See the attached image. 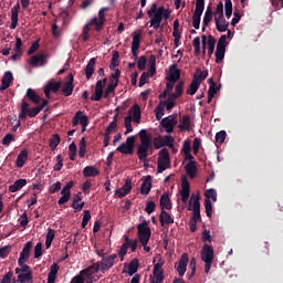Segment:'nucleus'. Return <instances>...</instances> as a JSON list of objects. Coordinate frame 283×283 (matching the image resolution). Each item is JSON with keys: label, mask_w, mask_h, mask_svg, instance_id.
Masks as SVG:
<instances>
[{"label": "nucleus", "mask_w": 283, "mask_h": 283, "mask_svg": "<svg viewBox=\"0 0 283 283\" xmlns=\"http://www.w3.org/2000/svg\"><path fill=\"white\" fill-rule=\"evenodd\" d=\"M107 8H102L98 11V18H93L90 22H87L82 31V41H88L90 40V28L92 25L95 27L96 32H101L103 30V25L105 23V12H107Z\"/></svg>", "instance_id": "1"}, {"label": "nucleus", "mask_w": 283, "mask_h": 283, "mask_svg": "<svg viewBox=\"0 0 283 283\" xmlns=\"http://www.w3.org/2000/svg\"><path fill=\"white\" fill-rule=\"evenodd\" d=\"M140 145L137 148V156L142 163H147L149 149H151V135L146 129L139 132Z\"/></svg>", "instance_id": "2"}, {"label": "nucleus", "mask_w": 283, "mask_h": 283, "mask_svg": "<svg viewBox=\"0 0 283 283\" xmlns=\"http://www.w3.org/2000/svg\"><path fill=\"white\" fill-rule=\"evenodd\" d=\"M132 120L134 123H140V106L138 104H135L128 109V115L124 119V125L126 128L125 135L132 134L134 132V127L132 126Z\"/></svg>", "instance_id": "3"}, {"label": "nucleus", "mask_w": 283, "mask_h": 283, "mask_svg": "<svg viewBox=\"0 0 283 283\" xmlns=\"http://www.w3.org/2000/svg\"><path fill=\"white\" fill-rule=\"evenodd\" d=\"M213 15L218 32H227L229 30V22L224 18V4L222 2L217 4Z\"/></svg>", "instance_id": "4"}, {"label": "nucleus", "mask_w": 283, "mask_h": 283, "mask_svg": "<svg viewBox=\"0 0 283 283\" xmlns=\"http://www.w3.org/2000/svg\"><path fill=\"white\" fill-rule=\"evenodd\" d=\"M147 14L150 19V28H154V30H158L160 28V23H163V14H165V7L158 8L156 3H153Z\"/></svg>", "instance_id": "5"}, {"label": "nucleus", "mask_w": 283, "mask_h": 283, "mask_svg": "<svg viewBox=\"0 0 283 283\" xmlns=\"http://www.w3.org/2000/svg\"><path fill=\"white\" fill-rule=\"evenodd\" d=\"M45 105H48V101L45 99H42V104L40 106L31 108L30 105H28V102H22L19 118L23 119L27 116H30V118H34L36 115L41 113Z\"/></svg>", "instance_id": "6"}, {"label": "nucleus", "mask_w": 283, "mask_h": 283, "mask_svg": "<svg viewBox=\"0 0 283 283\" xmlns=\"http://www.w3.org/2000/svg\"><path fill=\"white\" fill-rule=\"evenodd\" d=\"M188 211H192L190 222H200V193L192 195L188 202Z\"/></svg>", "instance_id": "7"}, {"label": "nucleus", "mask_w": 283, "mask_h": 283, "mask_svg": "<svg viewBox=\"0 0 283 283\" xmlns=\"http://www.w3.org/2000/svg\"><path fill=\"white\" fill-rule=\"evenodd\" d=\"M201 260L205 262V273L211 271V265L213 264V247L209 244H203L201 250Z\"/></svg>", "instance_id": "8"}, {"label": "nucleus", "mask_w": 283, "mask_h": 283, "mask_svg": "<svg viewBox=\"0 0 283 283\" xmlns=\"http://www.w3.org/2000/svg\"><path fill=\"white\" fill-rule=\"evenodd\" d=\"M169 167H171V159L169 158V150L161 149L158 154L157 174H163V171H166V169H169Z\"/></svg>", "instance_id": "9"}, {"label": "nucleus", "mask_w": 283, "mask_h": 283, "mask_svg": "<svg viewBox=\"0 0 283 283\" xmlns=\"http://www.w3.org/2000/svg\"><path fill=\"white\" fill-rule=\"evenodd\" d=\"M15 274L18 275L17 282L19 283H32V270H30L29 265H20V268L15 269Z\"/></svg>", "instance_id": "10"}, {"label": "nucleus", "mask_w": 283, "mask_h": 283, "mask_svg": "<svg viewBox=\"0 0 283 283\" xmlns=\"http://www.w3.org/2000/svg\"><path fill=\"white\" fill-rule=\"evenodd\" d=\"M153 270L154 280L151 283H163L164 276H163V266H165V260L161 255H157L154 259V262H156Z\"/></svg>", "instance_id": "11"}, {"label": "nucleus", "mask_w": 283, "mask_h": 283, "mask_svg": "<svg viewBox=\"0 0 283 283\" xmlns=\"http://www.w3.org/2000/svg\"><path fill=\"white\" fill-rule=\"evenodd\" d=\"M137 231L140 244H149V240L151 238V229H149V226H147L146 221L137 226Z\"/></svg>", "instance_id": "12"}, {"label": "nucleus", "mask_w": 283, "mask_h": 283, "mask_svg": "<svg viewBox=\"0 0 283 283\" xmlns=\"http://www.w3.org/2000/svg\"><path fill=\"white\" fill-rule=\"evenodd\" d=\"M205 12V0H197L196 9L192 15V25L195 30H200V19Z\"/></svg>", "instance_id": "13"}, {"label": "nucleus", "mask_w": 283, "mask_h": 283, "mask_svg": "<svg viewBox=\"0 0 283 283\" xmlns=\"http://www.w3.org/2000/svg\"><path fill=\"white\" fill-rule=\"evenodd\" d=\"M98 271H101L98 269V265H96V263H94L93 265L88 266L85 270H82L81 273L83 275V277L85 279L86 283H93L96 282V280H98Z\"/></svg>", "instance_id": "14"}, {"label": "nucleus", "mask_w": 283, "mask_h": 283, "mask_svg": "<svg viewBox=\"0 0 283 283\" xmlns=\"http://www.w3.org/2000/svg\"><path fill=\"white\" fill-rule=\"evenodd\" d=\"M227 52V35H221L216 51V63H222L224 61V53Z\"/></svg>", "instance_id": "15"}, {"label": "nucleus", "mask_w": 283, "mask_h": 283, "mask_svg": "<svg viewBox=\"0 0 283 283\" xmlns=\"http://www.w3.org/2000/svg\"><path fill=\"white\" fill-rule=\"evenodd\" d=\"M116 254H112L109 256H105L102 259V261L95 263L97 265V269L102 271V273H105V271H109L112 266H114V262H116Z\"/></svg>", "instance_id": "16"}, {"label": "nucleus", "mask_w": 283, "mask_h": 283, "mask_svg": "<svg viewBox=\"0 0 283 283\" xmlns=\"http://www.w3.org/2000/svg\"><path fill=\"white\" fill-rule=\"evenodd\" d=\"M74 187V181H69L61 190V198L57 201V205H65L70 202L72 198V188Z\"/></svg>", "instance_id": "17"}, {"label": "nucleus", "mask_w": 283, "mask_h": 283, "mask_svg": "<svg viewBox=\"0 0 283 283\" xmlns=\"http://www.w3.org/2000/svg\"><path fill=\"white\" fill-rule=\"evenodd\" d=\"M134 143H136V137L135 136H130L126 139V143L120 144L117 147V151H119L120 154H133L134 151Z\"/></svg>", "instance_id": "18"}, {"label": "nucleus", "mask_w": 283, "mask_h": 283, "mask_svg": "<svg viewBox=\"0 0 283 283\" xmlns=\"http://www.w3.org/2000/svg\"><path fill=\"white\" fill-rule=\"evenodd\" d=\"M32 249V242L29 241L24 244L20 258L18 259L19 266H28L27 261L30 259V250Z\"/></svg>", "instance_id": "19"}, {"label": "nucleus", "mask_w": 283, "mask_h": 283, "mask_svg": "<svg viewBox=\"0 0 283 283\" xmlns=\"http://www.w3.org/2000/svg\"><path fill=\"white\" fill-rule=\"evenodd\" d=\"M107 83V77H104L103 80H98L95 85V92L91 97V101H101L103 98V90Z\"/></svg>", "instance_id": "20"}, {"label": "nucleus", "mask_w": 283, "mask_h": 283, "mask_svg": "<svg viewBox=\"0 0 283 283\" xmlns=\"http://www.w3.org/2000/svg\"><path fill=\"white\" fill-rule=\"evenodd\" d=\"M73 127H76V125H82V132H85L87 129L88 119L87 116L83 114V112L78 111L75 113L73 117Z\"/></svg>", "instance_id": "21"}, {"label": "nucleus", "mask_w": 283, "mask_h": 283, "mask_svg": "<svg viewBox=\"0 0 283 283\" xmlns=\"http://www.w3.org/2000/svg\"><path fill=\"white\" fill-rule=\"evenodd\" d=\"M187 264H189V256L185 253L180 256L176 270L179 273L180 277L187 273Z\"/></svg>", "instance_id": "22"}, {"label": "nucleus", "mask_w": 283, "mask_h": 283, "mask_svg": "<svg viewBox=\"0 0 283 283\" xmlns=\"http://www.w3.org/2000/svg\"><path fill=\"white\" fill-rule=\"evenodd\" d=\"M14 81V76L12 75V72L7 71L1 77V85H0V92H6L8 87L12 84Z\"/></svg>", "instance_id": "23"}, {"label": "nucleus", "mask_w": 283, "mask_h": 283, "mask_svg": "<svg viewBox=\"0 0 283 283\" xmlns=\"http://www.w3.org/2000/svg\"><path fill=\"white\" fill-rule=\"evenodd\" d=\"M62 92L64 96H72L74 92V75H67V81L62 85Z\"/></svg>", "instance_id": "24"}, {"label": "nucleus", "mask_w": 283, "mask_h": 283, "mask_svg": "<svg viewBox=\"0 0 283 283\" xmlns=\"http://www.w3.org/2000/svg\"><path fill=\"white\" fill-rule=\"evenodd\" d=\"M161 125L167 134H171V132H174V127L178 125V120H176L174 116H168L161 120Z\"/></svg>", "instance_id": "25"}, {"label": "nucleus", "mask_w": 283, "mask_h": 283, "mask_svg": "<svg viewBox=\"0 0 283 283\" xmlns=\"http://www.w3.org/2000/svg\"><path fill=\"white\" fill-rule=\"evenodd\" d=\"M21 10V6L15 4L11 9V30H17V25H19V11Z\"/></svg>", "instance_id": "26"}, {"label": "nucleus", "mask_w": 283, "mask_h": 283, "mask_svg": "<svg viewBox=\"0 0 283 283\" xmlns=\"http://www.w3.org/2000/svg\"><path fill=\"white\" fill-rule=\"evenodd\" d=\"M48 59V55L44 53L33 55L30 60V65L32 67H41L45 65V60Z\"/></svg>", "instance_id": "27"}, {"label": "nucleus", "mask_w": 283, "mask_h": 283, "mask_svg": "<svg viewBox=\"0 0 283 283\" xmlns=\"http://www.w3.org/2000/svg\"><path fill=\"white\" fill-rule=\"evenodd\" d=\"M140 48V32L133 33L132 53L135 59H138V49Z\"/></svg>", "instance_id": "28"}, {"label": "nucleus", "mask_w": 283, "mask_h": 283, "mask_svg": "<svg viewBox=\"0 0 283 283\" xmlns=\"http://www.w3.org/2000/svg\"><path fill=\"white\" fill-rule=\"evenodd\" d=\"M132 191V180L127 179L124 186L115 191L117 198H125Z\"/></svg>", "instance_id": "29"}, {"label": "nucleus", "mask_w": 283, "mask_h": 283, "mask_svg": "<svg viewBox=\"0 0 283 283\" xmlns=\"http://www.w3.org/2000/svg\"><path fill=\"white\" fill-rule=\"evenodd\" d=\"M180 196H181L182 202H187V200H189L190 190H189V181H187V179H182L181 181Z\"/></svg>", "instance_id": "30"}, {"label": "nucleus", "mask_w": 283, "mask_h": 283, "mask_svg": "<svg viewBox=\"0 0 283 283\" xmlns=\"http://www.w3.org/2000/svg\"><path fill=\"white\" fill-rule=\"evenodd\" d=\"M61 87V82H49L44 88V95L50 98V92L56 93Z\"/></svg>", "instance_id": "31"}, {"label": "nucleus", "mask_w": 283, "mask_h": 283, "mask_svg": "<svg viewBox=\"0 0 283 283\" xmlns=\"http://www.w3.org/2000/svg\"><path fill=\"white\" fill-rule=\"evenodd\" d=\"M151 191V176H147L142 184L140 193L142 196H149Z\"/></svg>", "instance_id": "32"}, {"label": "nucleus", "mask_w": 283, "mask_h": 283, "mask_svg": "<svg viewBox=\"0 0 283 283\" xmlns=\"http://www.w3.org/2000/svg\"><path fill=\"white\" fill-rule=\"evenodd\" d=\"M178 127L181 132H189V127H191V117H189L188 115H184L179 119V126Z\"/></svg>", "instance_id": "33"}, {"label": "nucleus", "mask_w": 283, "mask_h": 283, "mask_svg": "<svg viewBox=\"0 0 283 283\" xmlns=\"http://www.w3.org/2000/svg\"><path fill=\"white\" fill-rule=\"evenodd\" d=\"M159 222L161 227H165V224H174V219L169 212H166L165 210H161L159 216Z\"/></svg>", "instance_id": "34"}, {"label": "nucleus", "mask_w": 283, "mask_h": 283, "mask_svg": "<svg viewBox=\"0 0 283 283\" xmlns=\"http://www.w3.org/2000/svg\"><path fill=\"white\" fill-rule=\"evenodd\" d=\"M25 185H28V180L19 179L17 181H14V184L9 187V191L11 193H17V191H20V189H23V187H25Z\"/></svg>", "instance_id": "35"}, {"label": "nucleus", "mask_w": 283, "mask_h": 283, "mask_svg": "<svg viewBox=\"0 0 283 283\" xmlns=\"http://www.w3.org/2000/svg\"><path fill=\"white\" fill-rule=\"evenodd\" d=\"M27 97L29 98V101L34 103V105H39L41 102L43 103V99H41V97L36 94V91L32 88H28Z\"/></svg>", "instance_id": "36"}, {"label": "nucleus", "mask_w": 283, "mask_h": 283, "mask_svg": "<svg viewBox=\"0 0 283 283\" xmlns=\"http://www.w3.org/2000/svg\"><path fill=\"white\" fill-rule=\"evenodd\" d=\"M179 78H180V70L178 69V66L176 64H172L170 66L169 73H168V80L176 82Z\"/></svg>", "instance_id": "37"}, {"label": "nucleus", "mask_w": 283, "mask_h": 283, "mask_svg": "<svg viewBox=\"0 0 283 283\" xmlns=\"http://www.w3.org/2000/svg\"><path fill=\"white\" fill-rule=\"evenodd\" d=\"M59 273V264L54 263L51 265L50 272L48 274V283L56 282V274Z\"/></svg>", "instance_id": "38"}, {"label": "nucleus", "mask_w": 283, "mask_h": 283, "mask_svg": "<svg viewBox=\"0 0 283 283\" xmlns=\"http://www.w3.org/2000/svg\"><path fill=\"white\" fill-rule=\"evenodd\" d=\"M27 160H28V150L23 149L17 157V160H15L17 167L18 168L23 167V165H25Z\"/></svg>", "instance_id": "39"}, {"label": "nucleus", "mask_w": 283, "mask_h": 283, "mask_svg": "<svg viewBox=\"0 0 283 283\" xmlns=\"http://www.w3.org/2000/svg\"><path fill=\"white\" fill-rule=\"evenodd\" d=\"M186 174L190 178H196L197 168H196V161H188V164L185 166Z\"/></svg>", "instance_id": "40"}, {"label": "nucleus", "mask_w": 283, "mask_h": 283, "mask_svg": "<svg viewBox=\"0 0 283 283\" xmlns=\"http://www.w3.org/2000/svg\"><path fill=\"white\" fill-rule=\"evenodd\" d=\"M94 65H96V59L92 57L85 67V76L87 80L92 78V74H94Z\"/></svg>", "instance_id": "41"}, {"label": "nucleus", "mask_w": 283, "mask_h": 283, "mask_svg": "<svg viewBox=\"0 0 283 283\" xmlns=\"http://www.w3.org/2000/svg\"><path fill=\"white\" fill-rule=\"evenodd\" d=\"M159 202H160L161 210L171 209V200H169V195L167 193L161 195Z\"/></svg>", "instance_id": "42"}, {"label": "nucleus", "mask_w": 283, "mask_h": 283, "mask_svg": "<svg viewBox=\"0 0 283 283\" xmlns=\"http://www.w3.org/2000/svg\"><path fill=\"white\" fill-rule=\"evenodd\" d=\"M206 42H207L208 55L211 56L216 50V38H213V35H209Z\"/></svg>", "instance_id": "43"}, {"label": "nucleus", "mask_w": 283, "mask_h": 283, "mask_svg": "<svg viewBox=\"0 0 283 283\" xmlns=\"http://www.w3.org/2000/svg\"><path fill=\"white\" fill-rule=\"evenodd\" d=\"M85 178H92L98 176V169L94 166H86L83 171Z\"/></svg>", "instance_id": "44"}, {"label": "nucleus", "mask_w": 283, "mask_h": 283, "mask_svg": "<svg viewBox=\"0 0 283 283\" xmlns=\"http://www.w3.org/2000/svg\"><path fill=\"white\" fill-rule=\"evenodd\" d=\"M84 206H85V202H83V199L81 198V196H76L73 200L72 208L75 211H82Z\"/></svg>", "instance_id": "45"}, {"label": "nucleus", "mask_w": 283, "mask_h": 283, "mask_svg": "<svg viewBox=\"0 0 283 283\" xmlns=\"http://www.w3.org/2000/svg\"><path fill=\"white\" fill-rule=\"evenodd\" d=\"M207 76H209L208 71H197L192 81H195L196 83H199V85H200L202 83V81H205V78H207Z\"/></svg>", "instance_id": "46"}, {"label": "nucleus", "mask_w": 283, "mask_h": 283, "mask_svg": "<svg viewBox=\"0 0 283 283\" xmlns=\"http://www.w3.org/2000/svg\"><path fill=\"white\" fill-rule=\"evenodd\" d=\"M176 96L175 95H169L167 101L163 102L164 107H166V109L171 111L174 109V107L176 106Z\"/></svg>", "instance_id": "47"}, {"label": "nucleus", "mask_w": 283, "mask_h": 283, "mask_svg": "<svg viewBox=\"0 0 283 283\" xmlns=\"http://www.w3.org/2000/svg\"><path fill=\"white\" fill-rule=\"evenodd\" d=\"M175 85H176V81L168 78L167 84H166V90L159 96V98H167V94H169L171 92V90H174Z\"/></svg>", "instance_id": "48"}, {"label": "nucleus", "mask_w": 283, "mask_h": 283, "mask_svg": "<svg viewBox=\"0 0 283 283\" xmlns=\"http://www.w3.org/2000/svg\"><path fill=\"white\" fill-rule=\"evenodd\" d=\"M205 196L207 200H212V202L218 201V192L213 188L206 190Z\"/></svg>", "instance_id": "49"}, {"label": "nucleus", "mask_w": 283, "mask_h": 283, "mask_svg": "<svg viewBox=\"0 0 283 283\" xmlns=\"http://www.w3.org/2000/svg\"><path fill=\"white\" fill-rule=\"evenodd\" d=\"M155 114L158 120H161L163 116H165V104H163V102H160L159 105L155 108Z\"/></svg>", "instance_id": "50"}, {"label": "nucleus", "mask_w": 283, "mask_h": 283, "mask_svg": "<svg viewBox=\"0 0 283 283\" xmlns=\"http://www.w3.org/2000/svg\"><path fill=\"white\" fill-rule=\"evenodd\" d=\"M54 235H55L54 230L49 229L46 233V240H45L46 249H50V247H52V242L54 241Z\"/></svg>", "instance_id": "51"}, {"label": "nucleus", "mask_w": 283, "mask_h": 283, "mask_svg": "<svg viewBox=\"0 0 283 283\" xmlns=\"http://www.w3.org/2000/svg\"><path fill=\"white\" fill-rule=\"evenodd\" d=\"M210 21H213V11H211V9H207L203 15V28L209 25Z\"/></svg>", "instance_id": "52"}, {"label": "nucleus", "mask_w": 283, "mask_h": 283, "mask_svg": "<svg viewBox=\"0 0 283 283\" xmlns=\"http://www.w3.org/2000/svg\"><path fill=\"white\" fill-rule=\"evenodd\" d=\"M198 87H200V84L198 82H196L195 80H192V82L190 83V85L187 90V94H189L190 96H193V94H196V92H198Z\"/></svg>", "instance_id": "53"}, {"label": "nucleus", "mask_w": 283, "mask_h": 283, "mask_svg": "<svg viewBox=\"0 0 283 283\" xmlns=\"http://www.w3.org/2000/svg\"><path fill=\"white\" fill-rule=\"evenodd\" d=\"M218 94V87H216V84L212 83L208 90V103H211L213 101V96Z\"/></svg>", "instance_id": "54"}, {"label": "nucleus", "mask_w": 283, "mask_h": 283, "mask_svg": "<svg viewBox=\"0 0 283 283\" xmlns=\"http://www.w3.org/2000/svg\"><path fill=\"white\" fill-rule=\"evenodd\" d=\"M182 87H185V83L178 82L175 86V93L170 95L175 96V98H179V96H182Z\"/></svg>", "instance_id": "55"}, {"label": "nucleus", "mask_w": 283, "mask_h": 283, "mask_svg": "<svg viewBox=\"0 0 283 283\" xmlns=\"http://www.w3.org/2000/svg\"><path fill=\"white\" fill-rule=\"evenodd\" d=\"M224 10L226 17L231 19V15L233 14V3H231V0H226Z\"/></svg>", "instance_id": "56"}, {"label": "nucleus", "mask_w": 283, "mask_h": 283, "mask_svg": "<svg viewBox=\"0 0 283 283\" xmlns=\"http://www.w3.org/2000/svg\"><path fill=\"white\" fill-rule=\"evenodd\" d=\"M136 271H138V259H134L133 261H130V263L128 265L129 275H134V273H136Z\"/></svg>", "instance_id": "57"}, {"label": "nucleus", "mask_w": 283, "mask_h": 283, "mask_svg": "<svg viewBox=\"0 0 283 283\" xmlns=\"http://www.w3.org/2000/svg\"><path fill=\"white\" fill-rule=\"evenodd\" d=\"M61 144V137L59 135H53V137L50 139V147L52 150L56 149L59 145Z\"/></svg>", "instance_id": "58"}, {"label": "nucleus", "mask_w": 283, "mask_h": 283, "mask_svg": "<svg viewBox=\"0 0 283 283\" xmlns=\"http://www.w3.org/2000/svg\"><path fill=\"white\" fill-rule=\"evenodd\" d=\"M192 46L195 49V56H200V52H201V49H200V36H197V38L193 39Z\"/></svg>", "instance_id": "59"}, {"label": "nucleus", "mask_w": 283, "mask_h": 283, "mask_svg": "<svg viewBox=\"0 0 283 283\" xmlns=\"http://www.w3.org/2000/svg\"><path fill=\"white\" fill-rule=\"evenodd\" d=\"M153 145L155 149H160L161 147H165V139L163 136L155 137L153 140Z\"/></svg>", "instance_id": "60"}, {"label": "nucleus", "mask_w": 283, "mask_h": 283, "mask_svg": "<svg viewBox=\"0 0 283 283\" xmlns=\"http://www.w3.org/2000/svg\"><path fill=\"white\" fill-rule=\"evenodd\" d=\"M174 143H175V139L170 135V133L164 136V147H174Z\"/></svg>", "instance_id": "61"}, {"label": "nucleus", "mask_w": 283, "mask_h": 283, "mask_svg": "<svg viewBox=\"0 0 283 283\" xmlns=\"http://www.w3.org/2000/svg\"><path fill=\"white\" fill-rule=\"evenodd\" d=\"M205 207H206V213L208 218H211V216H213V206L211 205V200L206 199Z\"/></svg>", "instance_id": "62"}, {"label": "nucleus", "mask_w": 283, "mask_h": 283, "mask_svg": "<svg viewBox=\"0 0 283 283\" xmlns=\"http://www.w3.org/2000/svg\"><path fill=\"white\" fill-rule=\"evenodd\" d=\"M226 138H227V132L224 130H221L216 134V143H219L220 145L224 143Z\"/></svg>", "instance_id": "63"}, {"label": "nucleus", "mask_w": 283, "mask_h": 283, "mask_svg": "<svg viewBox=\"0 0 283 283\" xmlns=\"http://www.w3.org/2000/svg\"><path fill=\"white\" fill-rule=\"evenodd\" d=\"M12 277H14V273L12 271L8 272L0 281V283H11Z\"/></svg>", "instance_id": "64"}]
</instances>
